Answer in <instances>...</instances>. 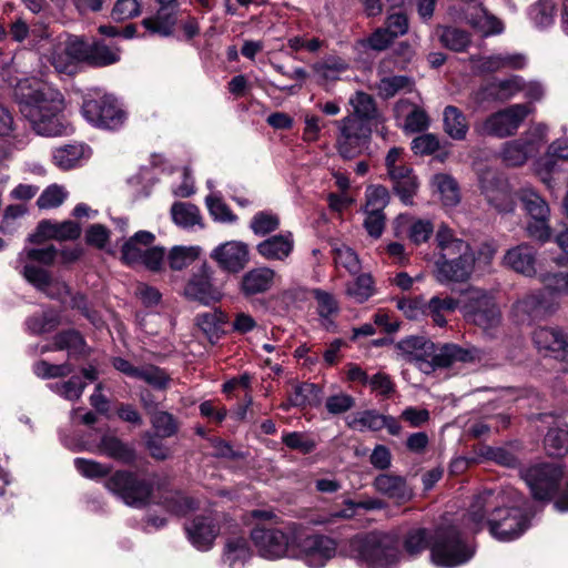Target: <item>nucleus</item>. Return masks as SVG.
Here are the masks:
<instances>
[{
    "label": "nucleus",
    "mask_w": 568,
    "mask_h": 568,
    "mask_svg": "<svg viewBox=\"0 0 568 568\" xmlns=\"http://www.w3.org/2000/svg\"><path fill=\"white\" fill-rule=\"evenodd\" d=\"M275 272L268 267H257L244 274L241 283L242 292L247 295L264 293L273 285Z\"/></svg>",
    "instance_id": "4c0bfd02"
},
{
    "label": "nucleus",
    "mask_w": 568,
    "mask_h": 568,
    "mask_svg": "<svg viewBox=\"0 0 568 568\" xmlns=\"http://www.w3.org/2000/svg\"><path fill=\"white\" fill-rule=\"evenodd\" d=\"M528 16L536 28L546 29L555 22L556 4L554 0H538L530 6Z\"/></svg>",
    "instance_id": "49530a36"
},
{
    "label": "nucleus",
    "mask_w": 568,
    "mask_h": 568,
    "mask_svg": "<svg viewBox=\"0 0 568 568\" xmlns=\"http://www.w3.org/2000/svg\"><path fill=\"white\" fill-rule=\"evenodd\" d=\"M399 220L408 224V237L415 244L426 242L434 232V225L429 220L413 219L400 215Z\"/></svg>",
    "instance_id": "4d7b16f0"
},
{
    "label": "nucleus",
    "mask_w": 568,
    "mask_h": 568,
    "mask_svg": "<svg viewBox=\"0 0 568 568\" xmlns=\"http://www.w3.org/2000/svg\"><path fill=\"white\" fill-rule=\"evenodd\" d=\"M474 555V549L460 538L455 527L437 529L430 547L432 561L439 567L453 568L467 562Z\"/></svg>",
    "instance_id": "0eeeda50"
},
{
    "label": "nucleus",
    "mask_w": 568,
    "mask_h": 568,
    "mask_svg": "<svg viewBox=\"0 0 568 568\" xmlns=\"http://www.w3.org/2000/svg\"><path fill=\"white\" fill-rule=\"evenodd\" d=\"M23 277L28 283L51 298H59L65 303V297L70 294L69 287L64 282L52 280L42 267L36 265L23 266Z\"/></svg>",
    "instance_id": "5701e85b"
},
{
    "label": "nucleus",
    "mask_w": 568,
    "mask_h": 568,
    "mask_svg": "<svg viewBox=\"0 0 568 568\" xmlns=\"http://www.w3.org/2000/svg\"><path fill=\"white\" fill-rule=\"evenodd\" d=\"M205 204L214 221L234 223L237 220L236 215L232 213L223 200L214 193L205 197Z\"/></svg>",
    "instance_id": "e2e57ef3"
},
{
    "label": "nucleus",
    "mask_w": 568,
    "mask_h": 568,
    "mask_svg": "<svg viewBox=\"0 0 568 568\" xmlns=\"http://www.w3.org/2000/svg\"><path fill=\"white\" fill-rule=\"evenodd\" d=\"M199 246H174L169 255V265L173 271H181L191 265L200 255Z\"/></svg>",
    "instance_id": "864d4df0"
},
{
    "label": "nucleus",
    "mask_w": 568,
    "mask_h": 568,
    "mask_svg": "<svg viewBox=\"0 0 568 568\" xmlns=\"http://www.w3.org/2000/svg\"><path fill=\"white\" fill-rule=\"evenodd\" d=\"M384 415L377 410L368 409L354 414L347 422V425L359 432L372 430L378 432L382 429Z\"/></svg>",
    "instance_id": "8fccbe9b"
},
{
    "label": "nucleus",
    "mask_w": 568,
    "mask_h": 568,
    "mask_svg": "<svg viewBox=\"0 0 568 568\" xmlns=\"http://www.w3.org/2000/svg\"><path fill=\"white\" fill-rule=\"evenodd\" d=\"M530 152V149L521 139L513 140L504 144L501 159L509 166H518L527 161Z\"/></svg>",
    "instance_id": "6e6d98bb"
},
{
    "label": "nucleus",
    "mask_w": 568,
    "mask_h": 568,
    "mask_svg": "<svg viewBox=\"0 0 568 568\" xmlns=\"http://www.w3.org/2000/svg\"><path fill=\"white\" fill-rule=\"evenodd\" d=\"M480 184L486 200L496 210L503 213L514 211L515 199L507 181L497 176H491L489 179L483 178Z\"/></svg>",
    "instance_id": "b1692460"
},
{
    "label": "nucleus",
    "mask_w": 568,
    "mask_h": 568,
    "mask_svg": "<svg viewBox=\"0 0 568 568\" xmlns=\"http://www.w3.org/2000/svg\"><path fill=\"white\" fill-rule=\"evenodd\" d=\"M372 485L378 494L394 500L397 505H403L414 497V491L407 484L406 478L399 475L379 474L374 478Z\"/></svg>",
    "instance_id": "412c9836"
},
{
    "label": "nucleus",
    "mask_w": 568,
    "mask_h": 568,
    "mask_svg": "<svg viewBox=\"0 0 568 568\" xmlns=\"http://www.w3.org/2000/svg\"><path fill=\"white\" fill-rule=\"evenodd\" d=\"M437 247L439 248V258L474 256L467 242L454 236L453 231L447 225H440L436 233Z\"/></svg>",
    "instance_id": "2f4dec72"
},
{
    "label": "nucleus",
    "mask_w": 568,
    "mask_h": 568,
    "mask_svg": "<svg viewBox=\"0 0 568 568\" xmlns=\"http://www.w3.org/2000/svg\"><path fill=\"white\" fill-rule=\"evenodd\" d=\"M396 348L404 361L414 363L424 373L432 372L429 356L433 353V342L423 336H409L400 339Z\"/></svg>",
    "instance_id": "6ab92c4d"
},
{
    "label": "nucleus",
    "mask_w": 568,
    "mask_h": 568,
    "mask_svg": "<svg viewBox=\"0 0 568 568\" xmlns=\"http://www.w3.org/2000/svg\"><path fill=\"white\" fill-rule=\"evenodd\" d=\"M474 262V256L438 258L436 261V278L440 283L463 282L469 277Z\"/></svg>",
    "instance_id": "bb28decb"
},
{
    "label": "nucleus",
    "mask_w": 568,
    "mask_h": 568,
    "mask_svg": "<svg viewBox=\"0 0 568 568\" xmlns=\"http://www.w3.org/2000/svg\"><path fill=\"white\" fill-rule=\"evenodd\" d=\"M51 1L53 4L48 3L45 0H23V3L38 19L58 20L62 13L63 1Z\"/></svg>",
    "instance_id": "5fc2aeb1"
},
{
    "label": "nucleus",
    "mask_w": 568,
    "mask_h": 568,
    "mask_svg": "<svg viewBox=\"0 0 568 568\" xmlns=\"http://www.w3.org/2000/svg\"><path fill=\"white\" fill-rule=\"evenodd\" d=\"M463 19L484 37L499 34L504 31L501 21L478 2L466 6L463 10Z\"/></svg>",
    "instance_id": "a878e982"
},
{
    "label": "nucleus",
    "mask_w": 568,
    "mask_h": 568,
    "mask_svg": "<svg viewBox=\"0 0 568 568\" xmlns=\"http://www.w3.org/2000/svg\"><path fill=\"white\" fill-rule=\"evenodd\" d=\"M458 306V302L452 297L433 296L427 303L426 314L430 316L434 323L440 327L446 325V314L454 312Z\"/></svg>",
    "instance_id": "09e8293b"
},
{
    "label": "nucleus",
    "mask_w": 568,
    "mask_h": 568,
    "mask_svg": "<svg viewBox=\"0 0 568 568\" xmlns=\"http://www.w3.org/2000/svg\"><path fill=\"white\" fill-rule=\"evenodd\" d=\"M313 296L317 303V313L322 318L323 325L329 328L334 324V317L339 313V304L336 297L326 291L316 288Z\"/></svg>",
    "instance_id": "37998d69"
},
{
    "label": "nucleus",
    "mask_w": 568,
    "mask_h": 568,
    "mask_svg": "<svg viewBox=\"0 0 568 568\" xmlns=\"http://www.w3.org/2000/svg\"><path fill=\"white\" fill-rule=\"evenodd\" d=\"M337 554V542L334 538L321 534L307 535L304 538L298 532L294 559L302 560L311 568H322Z\"/></svg>",
    "instance_id": "f8f14e48"
},
{
    "label": "nucleus",
    "mask_w": 568,
    "mask_h": 568,
    "mask_svg": "<svg viewBox=\"0 0 568 568\" xmlns=\"http://www.w3.org/2000/svg\"><path fill=\"white\" fill-rule=\"evenodd\" d=\"M93 452L122 464H132L135 460L134 448L113 435H103Z\"/></svg>",
    "instance_id": "473e14b6"
},
{
    "label": "nucleus",
    "mask_w": 568,
    "mask_h": 568,
    "mask_svg": "<svg viewBox=\"0 0 568 568\" xmlns=\"http://www.w3.org/2000/svg\"><path fill=\"white\" fill-rule=\"evenodd\" d=\"M388 175L394 184V190L406 205L413 203V197L417 192L418 182L409 166L400 165L392 169Z\"/></svg>",
    "instance_id": "72a5a7b5"
},
{
    "label": "nucleus",
    "mask_w": 568,
    "mask_h": 568,
    "mask_svg": "<svg viewBox=\"0 0 568 568\" xmlns=\"http://www.w3.org/2000/svg\"><path fill=\"white\" fill-rule=\"evenodd\" d=\"M321 388L312 383L296 384L288 396L286 403L281 404V408L288 410L291 407L304 408L307 406H317L321 403Z\"/></svg>",
    "instance_id": "c9c22d12"
},
{
    "label": "nucleus",
    "mask_w": 568,
    "mask_h": 568,
    "mask_svg": "<svg viewBox=\"0 0 568 568\" xmlns=\"http://www.w3.org/2000/svg\"><path fill=\"white\" fill-rule=\"evenodd\" d=\"M377 93L383 99H390L399 92H410L414 81L406 75L383 77L376 84Z\"/></svg>",
    "instance_id": "c03bdc74"
},
{
    "label": "nucleus",
    "mask_w": 568,
    "mask_h": 568,
    "mask_svg": "<svg viewBox=\"0 0 568 568\" xmlns=\"http://www.w3.org/2000/svg\"><path fill=\"white\" fill-rule=\"evenodd\" d=\"M345 508L338 511L320 514L312 519V524L316 526H327L335 524L338 519H351L356 516L357 509L366 511L381 510L386 508L387 504L376 497H366L359 501L346 499L344 501Z\"/></svg>",
    "instance_id": "4be33fe9"
},
{
    "label": "nucleus",
    "mask_w": 568,
    "mask_h": 568,
    "mask_svg": "<svg viewBox=\"0 0 568 568\" xmlns=\"http://www.w3.org/2000/svg\"><path fill=\"white\" fill-rule=\"evenodd\" d=\"M210 257L230 273L242 271L248 262L247 245L241 241H229L216 246Z\"/></svg>",
    "instance_id": "a211bd4d"
},
{
    "label": "nucleus",
    "mask_w": 568,
    "mask_h": 568,
    "mask_svg": "<svg viewBox=\"0 0 568 568\" xmlns=\"http://www.w3.org/2000/svg\"><path fill=\"white\" fill-rule=\"evenodd\" d=\"M433 190L446 207H454L460 202V192L457 181L449 174L438 173L432 179Z\"/></svg>",
    "instance_id": "58836bf2"
},
{
    "label": "nucleus",
    "mask_w": 568,
    "mask_h": 568,
    "mask_svg": "<svg viewBox=\"0 0 568 568\" xmlns=\"http://www.w3.org/2000/svg\"><path fill=\"white\" fill-rule=\"evenodd\" d=\"M82 114L93 125L111 130L122 125L125 119L116 99L109 94L84 100Z\"/></svg>",
    "instance_id": "4468645a"
},
{
    "label": "nucleus",
    "mask_w": 568,
    "mask_h": 568,
    "mask_svg": "<svg viewBox=\"0 0 568 568\" xmlns=\"http://www.w3.org/2000/svg\"><path fill=\"white\" fill-rule=\"evenodd\" d=\"M462 311L467 322L486 334L493 335L501 324V312L493 295L481 288H469L463 300Z\"/></svg>",
    "instance_id": "423d86ee"
},
{
    "label": "nucleus",
    "mask_w": 568,
    "mask_h": 568,
    "mask_svg": "<svg viewBox=\"0 0 568 568\" xmlns=\"http://www.w3.org/2000/svg\"><path fill=\"white\" fill-rule=\"evenodd\" d=\"M334 262L336 266H342L351 274L361 271V263L357 254L348 246L341 244L333 247Z\"/></svg>",
    "instance_id": "0e129e2a"
},
{
    "label": "nucleus",
    "mask_w": 568,
    "mask_h": 568,
    "mask_svg": "<svg viewBox=\"0 0 568 568\" xmlns=\"http://www.w3.org/2000/svg\"><path fill=\"white\" fill-rule=\"evenodd\" d=\"M443 122L445 133L456 141L466 139L469 124L465 114L454 105H447L443 112Z\"/></svg>",
    "instance_id": "ea45409f"
},
{
    "label": "nucleus",
    "mask_w": 568,
    "mask_h": 568,
    "mask_svg": "<svg viewBox=\"0 0 568 568\" xmlns=\"http://www.w3.org/2000/svg\"><path fill=\"white\" fill-rule=\"evenodd\" d=\"M440 42L453 51H463L470 43V38L466 31L449 27L443 29Z\"/></svg>",
    "instance_id": "338daca9"
},
{
    "label": "nucleus",
    "mask_w": 568,
    "mask_h": 568,
    "mask_svg": "<svg viewBox=\"0 0 568 568\" xmlns=\"http://www.w3.org/2000/svg\"><path fill=\"white\" fill-rule=\"evenodd\" d=\"M564 468L557 463H539L520 470V477L529 487L534 498L549 499L558 489Z\"/></svg>",
    "instance_id": "9b49d317"
},
{
    "label": "nucleus",
    "mask_w": 568,
    "mask_h": 568,
    "mask_svg": "<svg viewBox=\"0 0 568 568\" xmlns=\"http://www.w3.org/2000/svg\"><path fill=\"white\" fill-rule=\"evenodd\" d=\"M527 65V57L518 52H500L483 57L477 62V69L485 73L504 70H521Z\"/></svg>",
    "instance_id": "c85d7f7f"
},
{
    "label": "nucleus",
    "mask_w": 568,
    "mask_h": 568,
    "mask_svg": "<svg viewBox=\"0 0 568 568\" xmlns=\"http://www.w3.org/2000/svg\"><path fill=\"white\" fill-rule=\"evenodd\" d=\"M227 322V316L221 311H213L199 314L196 316L197 326L210 337H216L221 325Z\"/></svg>",
    "instance_id": "bf43d9fd"
},
{
    "label": "nucleus",
    "mask_w": 568,
    "mask_h": 568,
    "mask_svg": "<svg viewBox=\"0 0 568 568\" xmlns=\"http://www.w3.org/2000/svg\"><path fill=\"white\" fill-rule=\"evenodd\" d=\"M518 197L525 211L531 217L527 225L528 235L541 242L547 241L550 237L548 224L550 209L547 202L529 186L523 187L518 193Z\"/></svg>",
    "instance_id": "ddd939ff"
},
{
    "label": "nucleus",
    "mask_w": 568,
    "mask_h": 568,
    "mask_svg": "<svg viewBox=\"0 0 568 568\" xmlns=\"http://www.w3.org/2000/svg\"><path fill=\"white\" fill-rule=\"evenodd\" d=\"M84 341L82 336L75 331H67L58 334L54 337L53 345H44L41 348V353L51 351L67 349L70 355L80 354L83 352Z\"/></svg>",
    "instance_id": "de8ad7c7"
},
{
    "label": "nucleus",
    "mask_w": 568,
    "mask_h": 568,
    "mask_svg": "<svg viewBox=\"0 0 568 568\" xmlns=\"http://www.w3.org/2000/svg\"><path fill=\"white\" fill-rule=\"evenodd\" d=\"M349 104L352 113L333 122L337 129L336 150L346 160L361 155L369 145L373 126L385 121L375 100L368 93L355 92L349 98Z\"/></svg>",
    "instance_id": "f03ea898"
},
{
    "label": "nucleus",
    "mask_w": 568,
    "mask_h": 568,
    "mask_svg": "<svg viewBox=\"0 0 568 568\" xmlns=\"http://www.w3.org/2000/svg\"><path fill=\"white\" fill-rule=\"evenodd\" d=\"M90 149L84 144H68L54 150L53 162L61 170H70L81 164L89 158Z\"/></svg>",
    "instance_id": "a19ab883"
},
{
    "label": "nucleus",
    "mask_w": 568,
    "mask_h": 568,
    "mask_svg": "<svg viewBox=\"0 0 568 568\" xmlns=\"http://www.w3.org/2000/svg\"><path fill=\"white\" fill-rule=\"evenodd\" d=\"M521 504L523 496L513 487L484 490L474 497L465 525L474 531L487 525L491 536L498 540L518 538L528 528Z\"/></svg>",
    "instance_id": "f257e3e1"
},
{
    "label": "nucleus",
    "mask_w": 568,
    "mask_h": 568,
    "mask_svg": "<svg viewBox=\"0 0 568 568\" xmlns=\"http://www.w3.org/2000/svg\"><path fill=\"white\" fill-rule=\"evenodd\" d=\"M534 112L530 103H516L494 112L475 128L480 135L499 139L508 138L518 131L525 119Z\"/></svg>",
    "instance_id": "1a4fd4ad"
},
{
    "label": "nucleus",
    "mask_w": 568,
    "mask_h": 568,
    "mask_svg": "<svg viewBox=\"0 0 568 568\" xmlns=\"http://www.w3.org/2000/svg\"><path fill=\"white\" fill-rule=\"evenodd\" d=\"M174 223L181 227L189 229L201 223L199 209L191 203H174L171 207Z\"/></svg>",
    "instance_id": "3c124183"
},
{
    "label": "nucleus",
    "mask_w": 568,
    "mask_h": 568,
    "mask_svg": "<svg viewBox=\"0 0 568 568\" xmlns=\"http://www.w3.org/2000/svg\"><path fill=\"white\" fill-rule=\"evenodd\" d=\"M280 226V217L267 211L257 212L251 220L250 227L254 234L264 236L276 231Z\"/></svg>",
    "instance_id": "680f3d73"
},
{
    "label": "nucleus",
    "mask_w": 568,
    "mask_h": 568,
    "mask_svg": "<svg viewBox=\"0 0 568 568\" xmlns=\"http://www.w3.org/2000/svg\"><path fill=\"white\" fill-rule=\"evenodd\" d=\"M22 116L40 135L55 136L65 132L60 121L64 99L60 91L36 81H20L16 88Z\"/></svg>",
    "instance_id": "7ed1b4c3"
},
{
    "label": "nucleus",
    "mask_w": 568,
    "mask_h": 568,
    "mask_svg": "<svg viewBox=\"0 0 568 568\" xmlns=\"http://www.w3.org/2000/svg\"><path fill=\"white\" fill-rule=\"evenodd\" d=\"M184 295L204 305L217 303L222 298V292L212 283V271L206 264H202L192 274L184 287Z\"/></svg>",
    "instance_id": "2eb2a0df"
},
{
    "label": "nucleus",
    "mask_w": 568,
    "mask_h": 568,
    "mask_svg": "<svg viewBox=\"0 0 568 568\" xmlns=\"http://www.w3.org/2000/svg\"><path fill=\"white\" fill-rule=\"evenodd\" d=\"M74 467L83 477L90 479L105 477L111 471V466L85 458H75Z\"/></svg>",
    "instance_id": "774afa93"
},
{
    "label": "nucleus",
    "mask_w": 568,
    "mask_h": 568,
    "mask_svg": "<svg viewBox=\"0 0 568 568\" xmlns=\"http://www.w3.org/2000/svg\"><path fill=\"white\" fill-rule=\"evenodd\" d=\"M105 487L124 504L136 508L145 506L153 491L152 483L140 479L133 473L126 470L115 471L105 481Z\"/></svg>",
    "instance_id": "9d476101"
},
{
    "label": "nucleus",
    "mask_w": 568,
    "mask_h": 568,
    "mask_svg": "<svg viewBox=\"0 0 568 568\" xmlns=\"http://www.w3.org/2000/svg\"><path fill=\"white\" fill-rule=\"evenodd\" d=\"M544 445L549 456L561 457L568 453V426L560 423L547 432Z\"/></svg>",
    "instance_id": "79ce46f5"
},
{
    "label": "nucleus",
    "mask_w": 568,
    "mask_h": 568,
    "mask_svg": "<svg viewBox=\"0 0 568 568\" xmlns=\"http://www.w3.org/2000/svg\"><path fill=\"white\" fill-rule=\"evenodd\" d=\"M349 556L364 568H393L400 559L395 534L373 531L349 540Z\"/></svg>",
    "instance_id": "20e7f679"
},
{
    "label": "nucleus",
    "mask_w": 568,
    "mask_h": 568,
    "mask_svg": "<svg viewBox=\"0 0 568 568\" xmlns=\"http://www.w3.org/2000/svg\"><path fill=\"white\" fill-rule=\"evenodd\" d=\"M81 234V227L73 221H64L61 223H53L50 221H42L36 234L30 236V241H36L37 237L55 239L60 241L75 240Z\"/></svg>",
    "instance_id": "f704fd0d"
},
{
    "label": "nucleus",
    "mask_w": 568,
    "mask_h": 568,
    "mask_svg": "<svg viewBox=\"0 0 568 568\" xmlns=\"http://www.w3.org/2000/svg\"><path fill=\"white\" fill-rule=\"evenodd\" d=\"M155 235L149 231H139L121 247V260L129 266L143 265L148 270L160 271L165 252L163 247L154 246Z\"/></svg>",
    "instance_id": "6e6552de"
},
{
    "label": "nucleus",
    "mask_w": 568,
    "mask_h": 568,
    "mask_svg": "<svg viewBox=\"0 0 568 568\" xmlns=\"http://www.w3.org/2000/svg\"><path fill=\"white\" fill-rule=\"evenodd\" d=\"M480 351L476 347L463 348L456 344H445L440 347H436L433 343V353L429 356V364L432 371L436 367H449L457 362L473 363L480 361Z\"/></svg>",
    "instance_id": "aec40b11"
},
{
    "label": "nucleus",
    "mask_w": 568,
    "mask_h": 568,
    "mask_svg": "<svg viewBox=\"0 0 568 568\" xmlns=\"http://www.w3.org/2000/svg\"><path fill=\"white\" fill-rule=\"evenodd\" d=\"M532 341L539 352L556 359L568 361V334L558 327H538Z\"/></svg>",
    "instance_id": "dca6fc26"
},
{
    "label": "nucleus",
    "mask_w": 568,
    "mask_h": 568,
    "mask_svg": "<svg viewBox=\"0 0 568 568\" xmlns=\"http://www.w3.org/2000/svg\"><path fill=\"white\" fill-rule=\"evenodd\" d=\"M159 9L155 14L144 18L142 26L151 34L162 38L171 37L178 22V0H155Z\"/></svg>",
    "instance_id": "f3484780"
},
{
    "label": "nucleus",
    "mask_w": 568,
    "mask_h": 568,
    "mask_svg": "<svg viewBox=\"0 0 568 568\" xmlns=\"http://www.w3.org/2000/svg\"><path fill=\"white\" fill-rule=\"evenodd\" d=\"M57 255V250L53 245H48L42 248H30L22 251L16 261V268L23 276V266L34 265V262H39L44 265L51 264Z\"/></svg>",
    "instance_id": "a18cd8bd"
},
{
    "label": "nucleus",
    "mask_w": 568,
    "mask_h": 568,
    "mask_svg": "<svg viewBox=\"0 0 568 568\" xmlns=\"http://www.w3.org/2000/svg\"><path fill=\"white\" fill-rule=\"evenodd\" d=\"M373 278L369 274H361L347 283L346 295L356 303H364L374 294Z\"/></svg>",
    "instance_id": "603ef678"
},
{
    "label": "nucleus",
    "mask_w": 568,
    "mask_h": 568,
    "mask_svg": "<svg viewBox=\"0 0 568 568\" xmlns=\"http://www.w3.org/2000/svg\"><path fill=\"white\" fill-rule=\"evenodd\" d=\"M300 531L301 527L295 523L282 527H255L251 532V539L262 558L294 559Z\"/></svg>",
    "instance_id": "39448f33"
},
{
    "label": "nucleus",
    "mask_w": 568,
    "mask_h": 568,
    "mask_svg": "<svg viewBox=\"0 0 568 568\" xmlns=\"http://www.w3.org/2000/svg\"><path fill=\"white\" fill-rule=\"evenodd\" d=\"M348 69V63L339 57H327L312 65L316 81L327 85L341 79V74Z\"/></svg>",
    "instance_id": "e433bc0d"
},
{
    "label": "nucleus",
    "mask_w": 568,
    "mask_h": 568,
    "mask_svg": "<svg viewBox=\"0 0 568 568\" xmlns=\"http://www.w3.org/2000/svg\"><path fill=\"white\" fill-rule=\"evenodd\" d=\"M85 386L87 384L79 376H73L67 382L51 384L50 388L68 400H78Z\"/></svg>",
    "instance_id": "69168bd1"
},
{
    "label": "nucleus",
    "mask_w": 568,
    "mask_h": 568,
    "mask_svg": "<svg viewBox=\"0 0 568 568\" xmlns=\"http://www.w3.org/2000/svg\"><path fill=\"white\" fill-rule=\"evenodd\" d=\"M247 539L243 536L227 537L224 541L221 564L225 568H244L252 558Z\"/></svg>",
    "instance_id": "cd10ccee"
},
{
    "label": "nucleus",
    "mask_w": 568,
    "mask_h": 568,
    "mask_svg": "<svg viewBox=\"0 0 568 568\" xmlns=\"http://www.w3.org/2000/svg\"><path fill=\"white\" fill-rule=\"evenodd\" d=\"M294 248V239L291 232L272 235L257 244L256 251L268 261H284Z\"/></svg>",
    "instance_id": "7c9ffc66"
},
{
    "label": "nucleus",
    "mask_w": 568,
    "mask_h": 568,
    "mask_svg": "<svg viewBox=\"0 0 568 568\" xmlns=\"http://www.w3.org/2000/svg\"><path fill=\"white\" fill-rule=\"evenodd\" d=\"M60 324V315L55 311L49 310L41 315H34L28 318L27 327L32 334H43L53 331Z\"/></svg>",
    "instance_id": "13d9d810"
},
{
    "label": "nucleus",
    "mask_w": 568,
    "mask_h": 568,
    "mask_svg": "<svg viewBox=\"0 0 568 568\" xmlns=\"http://www.w3.org/2000/svg\"><path fill=\"white\" fill-rule=\"evenodd\" d=\"M151 424L162 438L172 437L179 429V423L174 416L163 410H156L151 415Z\"/></svg>",
    "instance_id": "052dcab7"
},
{
    "label": "nucleus",
    "mask_w": 568,
    "mask_h": 568,
    "mask_svg": "<svg viewBox=\"0 0 568 568\" xmlns=\"http://www.w3.org/2000/svg\"><path fill=\"white\" fill-rule=\"evenodd\" d=\"M503 263L516 273L532 277L536 274V251L528 244L517 245L506 252Z\"/></svg>",
    "instance_id": "c756f323"
},
{
    "label": "nucleus",
    "mask_w": 568,
    "mask_h": 568,
    "mask_svg": "<svg viewBox=\"0 0 568 568\" xmlns=\"http://www.w3.org/2000/svg\"><path fill=\"white\" fill-rule=\"evenodd\" d=\"M185 529L190 542L201 551L210 550L220 534V527L212 517H196Z\"/></svg>",
    "instance_id": "393cba45"
}]
</instances>
